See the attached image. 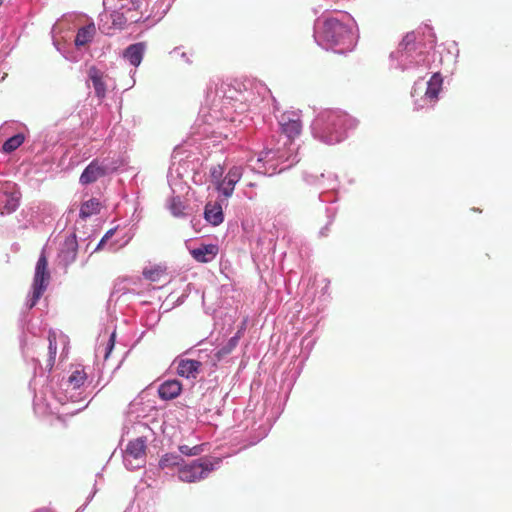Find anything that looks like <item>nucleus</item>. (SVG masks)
<instances>
[{
    "label": "nucleus",
    "mask_w": 512,
    "mask_h": 512,
    "mask_svg": "<svg viewBox=\"0 0 512 512\" xmlns=\"http://www.w3.org/2000/svg\"><path fill=\"white\" fill-rule=\"evenodd\" d=\"M318 33L321 41L329 47L343 45L351 51L355 46L351 30L335 18L325 19Z\"/></svg>",
    "instance_id": "f03ea898"
},
{
    "label": "nucleus",
    "mask_w": 512,
    "mask_h": 512,
    "mask_svg": "<svg viewBox=\"0 0 512 512\" xmlns=\"http://www.w3.org/2000/svg\"><path fill=\"white\" fill-rule=\"evenodd\" d=\"M218 254V246L214 244L202 245L191 251L193 258L200 263L211 262Z\"/></svg>",
    "instance_id": "ddd939ff"
},
{
    "label": "nucleus",
    "mask_w": 512,
    "mask_h": 512,
    "mask_svg": "<svg viewBox=\"0 0 512 512\" xmlns=\"http://www.w3.org/2000/svg\"><path fill=\"white\" fill-rule=\"evenodd\" d=\"M95 33V27L94 25H88L85 27H82L78 30L76 38H75V44L76 46H84L87 43H89Z\"/></svg>",
    "instance_id": "6ab92c4d"
},
{
    "label": "nucleus",
    "mask_w": 512,
    "mask_h": 512,
    "mask_svg": "<svg viewBox=\"0 0 512 512\" xmlns=\"http://www.w3.org/2000/svg\"><path fill=\"white\" fill-rule=\"evenodd\" d=\"M185 206L179 198H173L170 203V211L176 216L180 217L184 215Z\"/></svg>",
    "instance_id": "a878e982"
},
{
    "label": "nucleus",
    "mask_w": 512,
    "mask_h": 512,
    "mask_svg": "<svg viewBox=\"0 0 512 512\" xmlns=\"http://www.w3.org/2000/svg\"><path fill=\"white\" fill-rule=\"evenodd\" d=\"M202 363L192 359H181L178 362L177 373L181 377L195 379L200 373Z\"/></svg>",
    "instance_id": "9d476101"
},
{
    "label": "nucleus",
    "mask_w": 512,
    "mask_h": 512,
    "mask_svg": "<svg viewBox=\"0 0 512 512\" xmlns=\"http://www.w3.org/2000/svg\"><path fill=\"white\" fill-rule=\"evenodd\" d=\"M48 350H49V358L47 360L46 367L51 370L55 364V358L57 354V333L53 330H50L48 333Z\"/></svg>",
    "instance_id": "aec40b11"
},
{
    "label": "nucleus",
    "mask_w": 512,
    "mask_h": 512,
    "mask_svg": "<svg viewBox=\"0 0 512 512\" xmlns=\"http://www.w3.org/2000/svg\"><path fill=\"white\" fill-rule=\"evenodd\" d=\"M88 74L92 81L96 96L98 98H104L106 94V85L103 81V73L96 67H91Z\"/></svg>",
    "instance_id": "dca6fc26"
},
{
    "label": "nucleus",
    "mask_w": 512,
    "mask_h": 512,
    "mask_svg": "<svg viewBox=\"0 0 512 512\" xmlns=\"http://www.w3.org/2000/svg\"><path fill=\"white\" fill-rule=\"evenodd\" d=\"M414 41H415V36H414V34H413V33H411V34H407V35L403 38V40H402V42H401V44H400V45H401V46H403V47H404V49H407L408 45L412 44Z\"/></svg>",
    "instance_id": "2f4dec72"
},
{
    "label": "nucleus",
    "mask_w": 512,
    "mask_h": 512,
    "mask_svg": "<svg viewBox=\"0 0 512 512\" xmlns=\"http://www.w3.org/2000/svg\"><path fill=\"white\" fill-rule=\"evenodd\" d=\"M281 131L290 141L294 140L301 134L302 122L301 116L296 111H286L279 118Z\"/></svg>",
    "instance_id": "423d86ee"
},
{
    "label": "nucleus",
    "mask_w": 512,
    "mask_h": 512,
    "mask_svg": "<svg viewBox=\"0 0 512 512\" xmlns=\"http://www.w3.org/2000/svg\"><path fill=\"white\" fill-rule=\"evenodd\" d=\"M131 8L122 7L121 11H113L110 14L112 25L117 29H123L128 23H138L141 16H129Z\"/></svg>",
    "instance_id": "9b49d317"
},
{
    "label": "nucleus",
    "mask_w": 512,
    "mask_h": 512,
    "mask_svg": "<svg viewBox=\"0 0 512 512\" xmlns=\"http://www.w3.org/2000/svg\"><path fill=\"white\" fill-rule=\"evenodd\" d=\"M115 233V230L114 229H110L108 230L105 235L103 236L102 238V242H106L109 238H111Z\"/></svg>",
    "instance_id": "c9c22d12"
},
{
    "label": "nucleus",
    "mask_w": 512,
    "mask_h": 512,
    "mask_svg": "<svg viewBox=\"0 0 512 512\" xmlns=\"http://www.w3.org/2000/svg\"><path fill=\"white\" fill-rule=\"evenodd\" d=\"M4 0H0V7L3 5Z\"/></svg>",
    "instance_id": "ea45409f"
},
{
    "label": "nucleus",
    "mask_w": 512,
    "mask_h": 512,
    "mask_svg": "<svg viewBox=\"0 0 512 512\" xmlns=\"http://www.w3.org/2000/svg\"><path fill=\"white\" fill-rule=\"evenodd\" d=\"M235 185L232 181H229L228 178H224L216 184V189L221 192L226 198L230 197L233 194Z\"/></svg>",
    "instance_id": "393cba45"
},
{
    "label": "nucleus",
    "mask_w": 512,
    "mask_h": 512,
    "mask_svg": "<svg viewBox=\"0 0 512 512\" xmlns=\"http://www.w3.org/2000/svg\"><path fill=\"white\" fill-rule=\"evenodd\" d=\"M33 512H54V511L51 509H48V508H42V509H37Z\"/></svg>",
    "instance_id": "e433bc0d"
},
{
    "label": "nucleus",
    "mask_w": 512,
    "mask_h": 512,
    "mask_svg": "<svg viewBox=\"0 0 512 512\" xmlns=\"http://www.w3.org/2000/svg\"><path fill=\"white\" fill-rule=\"evenodd\" d=\"M204 217L213 226H218L224 221L222 206L217 202H208L205 206Z\"/></svg>",
    "instance_id": "4468645a"
},
{
    "label": "nucleus",
    "mask_w": 512,
    "mask_h": 512,
    "mask_svg": "<svg viewBox=\"0 0 512 512\" xmlns=\"http://www.w3.org/2000/svg\"><path fill=\"white\" fill-rule=\"evenodd\" d=\"M131 4V12L129 13V16H141V20L143 19V13L140 11L141 4L139 1L132 0L130 2ZM125 8H128V6H124ZM130 8V6H129Z\"/></svg>",
    "instance_id": "c85d7f7f"
},
{
    "label": "nucleus",
    "mask_w": 512,
    "mask_h": 512,
    "mask_svg": "<svg viewBox=\"0 0 512 512\" xmlns=\"http://www.w3.org/2000/svg\"><path fill=\"white\" fill-rule=\"evenodd\" d=\"M49 280L50 272L48 270V260L45 251L43 250L39 256V259L35 267V274L32 285L33 292L28 305L29 309L33 308L38 302V300L41 298V296L43 295L44 291L48 286Z\"/></svg>",
    "instance_id": "7ed1b4c3"
},
{
    "label": "nucleus",
    "mask_w": 512,
    "mask_h": 512,
    "mask_svg": "<svg viewBox=\"0 0 512 512\" xmlns=\"http://www.w3.org/2000/svg\"><path fill=\"white\" fill-rule=\"evenodd\" d=\"M182 461L183 459L181 458V456L172 453H167L163 455L159 460V467L161 469L173 468L175 466H179Z\"/></svg>",
    "instance_id": "412c9836"
},
{
    "label": "nucleus",
    "mask_w": 512,
    "mask_h": 512,
    "mask_svg": "<svg viewBox=\"0 0 512 512\" xmlns=\"http://www.w3.org/2000/svg\"><path fill=\"white\" fill-rule=\"evenodd\" d=\"M102 208L101 202L97 198H91L82 203L79 211V216L81 219H86L93 215H97L100 213Z\"/></svg>",
    "instance_id": "f3484780"
},
{
    "label": "nucleus",
    "mask_w": 512,
    "mask_h": 512,
    "mask_svg": "<svg viewBox=\"0 0 512 512\" xmlns=\"http://www.w3.org/2000/svg\"><path fill=\"white\" fill-rule=\"evenodd\" d=\"M87 374L84 369L74 370L68 378V382L73 386L74 389L80 388L86 381Z\"/></svg>",
    "instance_id": "4be33fe9"
},
{
    "label": "nucleus",
    "mask_w": 512,
    "mask_h": 512,
    "mask_svg": "<svg viewBox=\"0 0 512 512\" xmlns=\"http://www.w3.org/2000/svg\"><path fill=\"white\" fill-rule=\"evenodd\" d=\"M114 343H115V333H113L111 336H110V339L108 341V344H107V351H106V354H105V358H108L111 350L113 349L114 347Z\"/></svg>",
    "instance_id": "f704fd0d"
},
{
    "label": "nucleus",
    "mask_w": 512,
    "mask_h": 512,
    "mask_svg": "<svg viewBox=\"0 0 512 512\" xmlns=\"http://www.w3.org/2000/svg\"><path fill=\"white\" fill-rule=\"evenodd\" d=\"M182 384L178 380H167L158 388V394L163 400H172L180 395Z\"/></svg>",
    "instance_id": "f8f14e48"
},
{
    "label": "nucleus",
    "mask_w": 512,
    "mask_h": 512,
    "mask_svg": "<svg viewBox=\"0 0 512 512\" xmlns=\"http://www.w3.org/2000/svg\"><path fill=\"white\" fill-rule=\"evenodd\" d=\"M179 451L186 456H197L203 452L202 445L190 447L188 445L179 446Z\"/></svg>",
    "instance_id": "bb28decb"
},
{
    "label": "nucleus",
    "mask_w": 512,
    "mask_h": 512,
    "mask_svg": "<svg viewBox=\"0 0 512 512\" xmlns=\"http://www.w3.org/2000/svg\"><path fill=\"white\" fill-rule=\"evenodd\" d=\"M225 177L228 178L229 181H232L234 184L238 183L242 177V168L238 166H233L232 168L229 169Z\"/></svg>",
    "instance_id": "cd10ccee"
},
{
    "label": "nucleus",
    "mask_w": 512,
    "mask_h": 512,
    "mask_svg": "<svg viewBox=\"0 0 512 512\" xmlns=\"http://www.w3.org/2000/svg\"><path fill=\"white\" fill-rule=\"evenodd\" d=\"M212 182L215 183V185L218 183V181L221 180V177L223 175V168L220 165L214 166L211 168L210 171Z\"/></svg>",
    "instance_id": "c756f323"
},
{
    "label": "nucleus",
    "mask_w": 512,
    "mask_h": 512,
    "mask_svg": "<svg viewBox=\"0 0 512 512\" xmlns=\"http://www.w3.org/2000/svg\"><path fill=\"white\" fill-rule=\"evenodd\" d=\"M239 334H236L235 336H233L232 338L229 339V341L227 342V347L230 349V350H233L237 344H238V341H239Z\"/></svg>",
    "instance_id": "473e14b6"
},
{
    "label": "nucleus",
    "mask_w": 512,
    "mask_h": 512,
    "mask_svg": "<svg viewBox=\"0 0 512 512\" xmlns=\"http://www.w3.org/2000/svg\"><path fill=\"white\" fill-rule=\"evenodd\" d=\"M145 48L146 46L142 42L132 44L125 49L124 57L133 66H139L143 59Z\"/></svg>",
    "instance_id": "2eb2a0df"
},
{
    "label": "nucleus",
    "mask_w": 512,
    "mask_h": 512,
    "mask_svg": "<svg viewBox=\"0 0 512 512\" xmlns=\"http://www.w3.org/2000/svg\"><path fill=\"white\" fill-rule=\"evenodd\" d=\"M165 275V269L161 266H155L149 269L143 270V276L145 279L151 282H158Z\"/></svg>",
    "instance_id": "5701e85b"
},
{
    "label": "nucleus",
    "mask_w": 512,
    "mask_h": 512,
    "mask_svg": "<svg viewBox=\"0 0 512 512\" xmlns=\"http://www.w3.org/2000/svg\"><path fill=\"white\" fill-rule=\"evenodd\" d=\"M239 334H236L235 336H233L232 338L229 339V341L227 342V347L230 349V350H233L237 344H238V341H239Z\"/></svg>",
    "instance_id": "72a5a7b5"
},
{
    "label": "nucleus",
    "mask_w": 512,
    "mask_h": 512,
    "mask_svg": "<svg viewBox=\"0 0 512 512\" xmlns=\"http://www.w3.org/2000/svg\"><path fill=\"white\" fill-rule=\"evenodd\" d=\"M0 198L4 200V205L0 211L1 215L12 213L17 209L20 199L18 192H10L7 186L0 184Z\"/></svg>",
    "instance_id": "1a4fd4ad"
},
{
    "label": "nucleus",
    "mask_w": 512,
    "mask_h": 512,
    "mask_svg": "<svg viewBox=\"0 0 512 512\" xmlns=\"http://www.w3.org/2000/svg\"><path fill=\"white\" fill-rule=\"evenodd\" d=\"M78 243L75 235L67 237L61 248L59 258L64 266L72 264L77 257Z\"/></svg>",
    "instance_id": "6e6552de"
},
{
    "label": "nucleus",
    "mask_w": 512,
    "mask_h": 512,
    "mask_svg": "<svg viewBox=\"0 0 512 512\" xmlns=\"http://www.w3.org/2000/svg\"><path fill=\"white\" fill-rule=\"evenodd\" d=\"M350 121L349 116L341 110H327L319 115L316 120V128L320 137L327 144L340 142L345 137V132Z\"/></svg>",
    "instance_id": "f257e3e1"
},
{
    "label": "nucleus",
    "mask_w": 512,
    "mask_h": 512,
    "mask_svg": "<svg viewBox=\"0 0 512 512\" xmlns=\"http://www.w3.org/2000/svg\"><path fill=\"white\" fill-rule=\"evenodd\" d=\"M232 352V350H230L227 345L223 346L221 349H219L216 353H215V359L216 361H220L223 357L227 356L228 354H230Z\"/></svg>",
    "instance_id": "7c9ffc66"
},
{
    "label": "nucleus",
    "mask_w": 512,
    "mask_h": 512,
    "mask_svg": "<svg viewBox=\"0 0 512 512\" xmlns=\"http://www.w3.org/2000/svg\"><path fill=\"white\" fill-rule=\"evenodd\" d=\"M107 173L105 165L98 160H93L82 172L79 181L83 185H88L96 182L98 179L104 177Z\"/></svg>",
    "instance_id": "0eeeda50"
},
{
    "label": "nucleus",
    "mask_w": 512,
    "mask_h": 512,
    "mask_svg": "<svg viewBox=\"0 0 512 512\" xmlns=\"http://www.w3.org/2000/svg\"><path fill=\"white\" fill-rule=\"evenodd\" d=\"M442 81V77L438 73L434 74L428 81L425 96L432 101L436 100L442 88Z\"/></svg>",
    "instance_id": "a211bd4d"
},
{
    "label": "nucleus",
    "mask_w": 512,
    "mask_h": 512,
    "mask_svg": "<svg viewBox=\"0 0 512 512\" xmlns=\"http://www.w3.org/2000/svg\"><path fill=\"white\" fill-rule=\"evenodd\" d=\"M146 458V440L143 437L136 438L128 442L124 462L130 470H134L145 463Z\"/></svg>",
    "instance_id": "39448f33"
},
{
    "label": "nucleus",
    "mask_w": 512,
    "mask_h": 512,
    "mask_svg": "<svg viewBox=\"0 0 512 512\" xmlns=\"http://www.w3.org/2000/svg\"><path fill=\"white\" fill-rule=\"evenodd\" d=\"M104 243H105V242H102V240H101V241L99 242V244H98V246H97L96 250H100V249H102V247H103Z\"/></svg>",
    "instance_id": "4c0bfd02"
},
{
    "label": "nucleus",
    "mask_w": 512,
    "mask_h": 512,
    "mask_svg": "<svg viewBox=\"0 0 512 512\" xmlns=\"http://www.w3.org/2000/svg\"><path fill=\"white\" fill-rule=\"evenodd\" d=\"M24 142V136L22 134H16L5 141L3 144V151L10 153L16 150Z\"/></svg>",
    "instance_id": "b1692460"
},
{
    "label": "nucleus",
    "mask_w": 512,
    "mask_h": 512,
    "mask_svg": "<svg viewBox=\"0 0 512 512\" xmlns=\"http://www.w3.org/2000/svg\"><path fill=\"white\" fill-rule=\"evenodd\" d=\"M3 205H4V200H2V198H0V211L2 210Z\"/></svg>",
    "instance_id": "58836bf2"
},
{
    "label": "nucleus",
    "mask_w": 512,
    "mask_h": 512,
    "mask_svg": "<svg viewBox=\"0 0 512 512\" xmlns=\"http://www.w3.org/2000/svg\"><path fill=\"white\" fill-rule=\"evenodd\" d=\"M213 470L214 464L209 459L200 458L180 467L178 477L183 482L193 483L205 479Z\"/></svg>",
    "instance_id": "20e7f679"
}]
</instances>
